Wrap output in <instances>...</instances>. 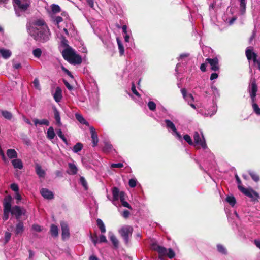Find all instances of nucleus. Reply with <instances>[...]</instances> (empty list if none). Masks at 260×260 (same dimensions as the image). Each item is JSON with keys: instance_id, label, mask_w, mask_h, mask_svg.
<instances>
[{"instance_id": "nucleus-1", "label": "nucleus", "mask_w": 260, "mask_h": 260, "mask_svg": "<svg viewBox=\"0 0 260 260\" xmlns=\"http://www.w3.org/2000/svg\"><path fill=\"white\" fill-rule=\"evenodd\" d=\"M27 28L29 34L37 41L45 42L50 39L49 29L42 20L36 19L29 22L27 24Z\"/></svg>"}, {"instance_id": "nucleus-2", "label": "nucleus", "mask_w": 260, "mask_h": 260, "mask_svg": "<svg viewBox=\"0 0 260 260\" xmlns=\"http://www.w3.org/2000/svg\"><path fill=\"white\" fill-rule=\"evenodd\" d=\"M62 54L63 58L71 64H80L82 61L81 56L70 47L63 50Z\"/></svg>"}, {"instance_id": "nucleus-3", "label": "nucleus", "mask_w": 260, "mask_h": 260, "mask_svg": "<svg viewBox=\"0 0 260 260\" xmlns=\"http://www.w3.org/2000/svg\"><path fill=\"white\" fill-rule=\"evenodd\" d=\"M15 13L17 16L22 15L30 5V0H13Z\"/></svg>"}, {"instance_id": "nucleus-4", "label": "nucleus", "mask_w": 260, "mask_h": 260, "mask_svg": "<svg viewBox=\"0 0 260 260\" xmlns=\"http://www.w3.org/2000/svg\"><path fill=\"white\" fill-rule=\"evenodd\" d=\"M153 248L158 252L159 254V258L160 259L162 258V256L165 255H167L169 258H172L175 255V252L171 248L167 249L165 247L157 245H154Z\"/></svg>"}, {"instance_id": "nucleus-5", "label": "nucleus", "mask_w": 260, "mask_h": 260, "mask_svg": "<svg viewBox=\"0 0 260 260\" xmlns=\"http://www.w3.org/2000/svg\"><path fill=\"white\" fill-rule=\"evenodd\" d=\"M133 229L129 225H124L122 226L119 230V233L123 238L125 242L127 243L128 242L129 237L131 236Z\"/></svg>"}, {"instance_id": "nucleus-6", "label": "nucleus", "mask_w": 260, "mask_h": 260, "mask_svg": "<svg viewBox=\"0 0 260 260\" xmlns=\"http://www.w3.org/2000/svg\"><path fill=\"white\" fill-rule=\"evenodd\" d=\"M238 189L245 195L250 198L252 201H256L259 198L258 194L251 188L247 189L241 185H239Z\"/></svg>"}, {"instance_id": "nucleus-7", "label": "nucleus", "mask_w": 260, "mask_h": 260, "mask_svg": "<svg viewBox=\"0 0 260 260\" xmlns=\"http://www.w3.org/2000/svg\"><path fill=\"white\" fill-rule=\"evenodd\" d=\"M194 139V146H199L203 148L204 149L207 148V146L206 144L205 138L203 135L202 134L201 136L199 133L196 132L193 135Z\"/></svg>"}, {"instance_id": "nucleus-8", "label": "nucleus", "mask_w": 260, "mask_h": 260, "mask_svg": "<svg viewBox=\"0 0 260 260\" xmlns=\"http://www.w3.org/2000/svg\"><path fill=\"white\" fill-rule=\"evenodd\" d=\"M257 91V86L254 79L251 80L248 87V91L251 101H255L256 94Z\"/></svg>"}, {"instance_id": "nucleus-9", "label": "nucleus", "mask_w": 260, "mask_h": 260, "mask_svg": "<svg viewBox=\"0 0 260 260\" xmlns=\"http://www.w3.org/2000/svg\"><path fill=\"white\" fill-rule=\"evenodd\" d=\"M165 122L166 124V127L169 130L172 131V133L178 139H181V135L177 131L174 124L170 120L166 119L165 120Z\"/></svg>"}, {"instance_id": "nucleus-10", "label": "nucleus", "mask_w": 260, "mask_h": 260, "mask_svg": "<svg viewBox=\"0 0 260 260\" xmlns=\"http://www.w3.org/2000/svg\"><path fill=\"white\" fill-rule=\"evenodd\" d=\"M25 210L18 206H15L12 207L11 211L12 215H14L17 220H19L21 216L25 214Z\"/></svg>"}, {"instance_id": "nucleus-11", "label": "nucleus", "mask_w": 260, "mask_h": 260, "mask_svg": "<svg viewBox=\"0 0 260 260\" xmlns=\"http://www.w3.org/2000/svg\"><path fill=\"white\" fill-rule=\"evenodd\" d=\"M189 54L188 53H183L181 54L178 59L179 63L176 65L175 71L177 73L179 71V68L181 66V64H185L188 60V57Z\"/></svg>"}, {"instance_id": "nucleus-12", "label": "nucleus", "mask_w": 260, "mask_h": 260, "mask_svg": "<svg viewBox=\"0 0 260 260\" xmlns=\"http://www.w3.org/2000/svg\"><path fill=\"white\" fill-rule=\"evenodd\" d=\"M60 225L62 230V238L63 239H67L70 236L69 229L68 224L65 222H61Z\"/></svg>"}, {"instance_id": "nucleus-13", "label": "nucleus", "mask_w": 260, "mask_h": 260, "mask_svg": "<svg viewBox=\"0 0 260 260\" xmlns=\"http://www.w3.org/2000/svg\"><path fill=\"white\" fill-rule=\"evenodd\" d=\"M206 61L210 64L212 70L216 71L219 70L218 60L217 58H207Z\"/></svg>"}, {"instance_id": "nucleus-14", "label": "nucleus", "mask_w": 260, "mask_h": 260, "mask_svg": "<svg viewBox=\"0 0 260 260\" xmlns=\"http://www.w3.org/2000/svg\"><path fill=\"white\" fill-rule=\"evenodd\" d=\"M24 226L23 222L19 221L16 225L15 234L16 236L22 235L24 231Z\"/></svg>"}, {"instance_id": "nucleus-15", "label": "nucleus", "mask_w": 260, "mask_h": 260, "mask_svg": "<svg viewBox=\"0 0 260 260\" xmlns=\"http://www.w3.org/2000/svg\"><path fill=\"white\" fill-rule=\"evenodd\" d=\"M90 131L91 134L93 146L95 147V146L97 145L99 142L98 134L95 131V129L93 126L90 127Z\"/></svg>"}, {"instance_id": "nucleus-16", "label": "nucleus", "mask_w": 260, "mask_h": 260, "mask_svg": "<svg viewBox=\"0 0 260 260\" xmlns=\"http://www.w3.org/2000/svg\"><path fill=\"white\" fill-rule=\"evenodd\" d=\"M41 195L45 199L50 200L53 198V192L47 188H42L40 190Z\"/></svg>"}, {"instance_id": "nucleus-17", "label": "nucleus", "mask_w": 260, "mask_h": 260, "mask_svg": "<svg viewBox=\"0 0 260 260\" xmlns=\"http://www.w3.org/2000/svg\"><path fill=\"white\" fill-rule=\"evenodd\" d=\"M35 168L36 173L39 178H44L45 177V172L39 164H35Z\"/></svg>"}, {"instance_id": "nucleus-18", "label": "nucleus", "mask_w": 260, "mask_h": 260, "mask_svg": "<svg viewBox=\"0 0 260 260\" xmlns=\"http://www.w3.org/2000/svg\"><path fill=\"white\" fill-rule=\"evenodd\" d=\"M12 209L11 206V197L8 196L5 199L4 202V210L11 211Z\"/></svg>"}, {"instance_id": "nucleus-19", "label": "nucleus", "mask_w": 260, "mask_h": 260, "mask_svg": "<svg viewBox=\"0 0 260 260\" xmlns=\"http://www.w3.org/2000/svg\"><path fill=\"white\" fill-rule=\"evenodd\" d=\"M54 100L57 102H59L62 99V90L59 87H57L54 93L53 94Z\"/></svg>"}, {"instance_id": "nucleus-20", "label": "nucleus", "mask_w": 260, "mask_h": 260, "mask_svg": "<svg viewBox=\"0 0 260 260\" xmlns=\"http://www.w3.org/2000/svg\"><path fill=\"white\" fill-rule=\"evenodd\" d=\"M69 165V170L68 173L70 175H75L78 171V168L75 164L73 162H70Z\"/></svg>"}, {"instance_id": "nucleus-21", "label": "nucleus", "mask_w": 260, "mask_h": 260, "mask_svg": "<svg viewBox=\"0 0 260 260\" xmlns=\"http://www.w3.org/2000/svg\"><path fill=\"white\" fill-rule=\"evenodd\" d=\"M222 4V0H214L213 4L210 6L209 10L211 13H212V11L221 6Z\"/></svg>"}, {"instance_id": "nucleus-22", "label": "nucleus", "mask_w": 260, "mask_h": 260, "mask_svg": "<svg viewBox=\"0 0 260 260\" xmlns=\"http://www.w3.org/2000/svg\"><path fill=\"white\" fill-rule=\"evenodd\" d=\"M246 55L248 60L252 59L255 61L256 58V55L255 53L253 52L252 50L250 48H247L246 50Z\"/></svg>"}, {"instance_id": "nucleus-23", "label": "nucleus", "mask_w": 260, "mask_h": 260, "mask_svg": "<svg viewBox=\"0 0 260 260\" xmlns=\"http://www.w3.org/2000/svg\"><path fill=\"white\" fill-rule=\"evenodd\" d=\"M53 112H54V119L56 121V124L60 126L61 124V119L60 117V114L59 111L57 110V109L54 107L53 108Z\"/></svg>"}, {"instance_id": "nucleus-24", "label": "nucleus", "mask_w": 260, "mask_h": 260, "mask_svg": "<svg viewBox=\"0 0 260 260\" xmlns=\"http://www.w3.org/2000/svg\"><path fill=\"white\" fill-rule=\"evenodd\" d=\"M12 163L14 167L16 169H21L23 168V163L19 159H14L12 160Z\"/></svg>"}, {"instance_id": "nucleus-25", "label": "nucleus", "mask_w": 260, "mask_h": 260, "mask_svg": "<svg viewBox=\"0 0 260 260\" xmlns=\"http://www.w3.org/2000/svg\"><path fill=\"white\" fill-rule=\"evenodd\" d=\"M7 155L10 159H15L17 157V153L13 149H9L7 151Z\"/></svg>"}, {"instance_id": "nucleus-26", "label": "nucleus", "mask_w": 260, "mask_h": 260, "mask_svg": "<svg viewBox=\"0 0 260 260\" xmlns=\"http://www.w3.org/2000/svg\"><path fill=\"white\" fill-rule=\"evenodd\" d=\"M109 237L111 241L112 242L113 245L117 247L118 245V240L115 237V236L114 235V234L111 232H109L108 233Z\"/></svg>"}, {"instance_id": "nucleus-27", "label": "nucleus", "mask_w": 260, "mask_h": 260, "mask_svg": "<svg viewBox=\"0 0 260 260\" xmlns=\"http://www.w3.org/2000/svg\"><path fill=\"white\" fill-rule=\"evenodd\" d=\"M0 53L4 59H8L11 56V52L10 50L6 49H1Z\"/></svg>"}, {"instance_id": "nucleus-28", "label": "nucleus", "mask_w": 260, "mask_h": 260, "mask_svg": "<svg viewBox=\"0 0 260 260\" xmlns=\"http://www.w3.org/2000/svg\"><path fill=\"white\" fill-rule=\"evenodd\" d=\"M120 192L118 189L116 187H113L112 189V195H113V202L115 204V202L117 201L119 199V196Z\"/></svg>"}, {"instance_id": "nucleus-29", "label": "nucleus", "mask_w": 260, "mask_h": 260, "mask_svg": "<svg viewBox=\"0 0 260 260\" xmlns=\"http://www.w3.org/2000/svg\"><path fill=\"white\" fill-rule=\"evenodd\" d=\"M34 124L37 126L38 124L39 125H49V122L47 119H43L42 120H39L38 119H34Z\"/></svg>"}, {"instance_id": "nucleus-30", "label": "nucleus", "mask_w": 260, "mask_h": 260, "mask_svg": "<svg viewBox=\"0 0 260 260\" xmlns=\"http://www.w3.org/2000/svg\"><path fill=\"white\" fill-rule=\"evenodd\" d=\"M240 2V13L242 15L244 14L246 10V0H238Z\"/></svg>"}, {"instance_id": "nucleus-31", "label": "nucleus", "mask_w": 260, "mask_h": 260, "mask_svg": "<svg viewBox=\"0 0 260 260\" xmlns=\"http://www.w3.org/2000/svg\"><path fill=\"white\" fill-rule=\"evenodd\" d=\"M55 136L54 129L52 127H49L47 132V137L49 140H52Z\"/></svg>"}, {"instance_id": "nucleus-32", "label": "nucleus", "mask_w": 260, "mask_h": 260, "mask_svg": "<svg viewBox=\"0 0 260 260\" xmlns=\"http://www.w3.org/2000/svg\"><path fill=\"white\" fill-rule=\"evenodd\" d=\"M76 119L82 124L89 126V123L80 114L76 113L75 115Z\"/></svg>"}, {"instance_id": "nucleus-33", "label": "nucleus", "mask_w": 260, "mask_h": 260, "mask_svg": "<svg viewBox=\"0 0 260 260\" xmlns=\"http://www.w3.org/2000/svg\"><path fill=\"white\" fill-rule=\"evenodd\" d=\"M83 146L81 143L78 142L73 147L72 150L74 153H77L83 149Z\"/></svg>"}, {"instance_id": "nucleus-34", "label": "nucleus", "mask_w": 260, "mask_h": 260, "mask_svg": "<svg viewBox=\"0 0 260 260\" xmlns=\"http://www.w3.org/2000/svg\"><path fill=\"white\" fill-rule=\"evenodd\" d=\"M97 224L101 233H104L106 232V228L105 225L101 219H98L97 220Z\"/></svg>"}, {"instance_id": "nucleus-35", "label": "nucleus", "mask_w": 260, "mask_h": 260, "mask_svg": "<svg viewBox=\"0 0 260 260\" xmlns=\"http://www.w3.org/2000/svg\"><path fill=\"white\" fill-rule=\"evenodd\" d=\"M255 101H251L252 106L254 112L257 115H260V108L258 107L257 104L255 103Z\"/></svg>"}, {"instance_id": "nucleus-36", "label": "nucleus", "mask_w": 260, "mask_h": 260, "mask_svg": "<svg viewBox=\"0 0 260 260\" xmlns=\"http://www.w3.org/2000/svg\"><path fill=\"white\" fill-rule=\"evenodd\" d=\"M117 42L118 44V49L119 50L120 55L121 56L123 55L124 54V49L122 45V44L121 41L118 38H117Z\"/></svg>"}, {"instance_id": "nucleus-37", "label": "nucleus", "mask_w": 260, "mask_h": 260, "mask_svg": "<svg viewBox=\"0 0 260 260\" xmlns=\"http://www.w3.org/2000/svg\"><path fill=\"white\" fill-rule=\"evenodd\" d=\"M1 113H2L3 116L5 118H6L8 120L11 119V118L12 117V114H11V112L8 111H6V110H3V111H2Z\"/></svg>"}, {"instance_id": "nucleus-38", "label": "nucleus", "mask_w": 260, "mask_h": 260, "mask_svg": "<svg viewBox=\"0 0 260 260\" xmlns=\"http://www.w3.org/2000/svg\"><path fill=\"white\" fill-rule=\"evenodd\" d=\"M42 53V50L40 48H36L32 50V54L35 57L39 58Z\"/></svg>"}, {"instance_id": "nucleus-39", "label": "nucleus", "mask_w": 260, "mask_h": 260, "mask_svg": "<svg viewBox=\"0 0 260 260\" xmlns=\"http://www.w3.org/2000/svg\"><path fill=\"white\" fill-rule=\"evenodd\" d=\"M50 232L52 236L56 237L58 235V228L55 225H52L50 228Z\"/></svg>"}, {"instance_id": "nucleus-40", "label": "nucleus", "mask_w": 260, "mask_h": 260, "mask_svg": "<svg viewBox=\"0 0 260 260\" xmlns=\"http://www.w3.org/2000/svg\"><path fill=\"white\" fill-rule=\"evenodd\" d=\"M51 10L53 13H57L60 12V7L58 5H56V4H53L52 5H51Z\"/></svg>"}, {"instance_id": "nucleus-41", "label": "nucleus", "mask_w": 260, "mask_h": 260, "mask_svg": "<svg viewBox=\"0 0 260 260\" xmlns=\"http://www.w3.org/2000/svg\"><path fill=\"white\" fill-rule=\"evenodd\" d=\"M12 234L9 231H6L4 234V243H7L10 240Z\"/></svg>"}, {"instance_id": "nucleus-42", "label": "nucleus", "mask_w": 260, "mask_h": 260, "mask_svg": "<svg viewBox=\"0 0 260 260\" xmlns=\"http://www.w3.org/2000/svg\"><path fill=\"white\" fill-rule=\"evenodd\" d=\"M226 200L232 206H234L236 203V200L233 196L227 197Z\"/></svg>"}, {"instance_id": "nucleus-43", "label": "nucleus", "mask_w": 260, "mask_h": 260, "mask_svg": "<svg viewBox=\"0 0 260 260\" xmlns=\"http://www.w3.org/2000/svg\"><path fill=\"white\" fill-rule=\"evenodd\" d=\"M249 174L254 181L257 182L259 180V177L258 175L254 172L249 171Z\"/></svg>"}, {"instance_id": "nucleus-44", "label": "nucleus", "mask_w": 260, "mask_h": 260, "mask_svg": "<svg viewBox=\"0 0 260 260\" xmlns=\"http://www.w3.org/2000/svg\"><path fill=\"white\" fill-rule=\"evenodd\" d=\"M80 182L82 185L83 186V187L85 188V190L88 189V184L87 183L83 177H81L80 178Z\"/></svg>"}, {"instance_id": "nucleus-45", "label": "nucleus", "mask_w": 260, "mask_h": 260, "mask_svg": "<svg viewBox=\"0 0 260 260\" xmlns=\"http://www.w3.org/2000/svg\"><path fill=\"white\" fill-rule=\"evenodd\" d=\"M218 251L222 254H226V250L225 247L220 244H218L217 246Z\"/></svg>"}, {"instance_id": "nucleus-46", "label": "nucleus", "mask_w": 260, "mask_h": 260, "mask_svg": "<svg viewBox=\"0 0 260 260\" xmlns=\"http://www.w3.org/2000/svg\"><path fill=\"white\" fill-rule=\"evenodd\" d=\"M148 106L151 111H154L156 109V104L154 102L149 101L148 103Z\"/></svg>"}, {"instance_id": "nucleus-47", "label": "nucleus", "mask_w": 260, "mask_h": 260, "mask_svg": "<svg viewBox=\"0 0 260 260\" xmlns=\"http://www.w3.org/2000/svg\"><path fill=\"white\" fill-rule=\"evenodd\" d=\"M185 100L189 104L191 103H192L193 101V97L191 94H188L184 98Z\"/></svg>"}, {"instance_id": "nucleus-48", "label": "nucleus", "mask_w": 260, "mask_h": 260, "mask_svg": "<svg viewBox=\"0 0 260 260\" xmlns=\"http://www.w3.org/2000/svg\"><path fill=\"white\" fill-rule=\"evenodd\" d=\"M112 149V145L110 144H109L108 143H106L105 144V145L103 147V150L105 152H109Z\"/></svg>"}, {"instance_id": "nucleus-49", "label": "nucleus", "mask_w": 260, "mask_h": 260, "mask_svg": "<svg viewBox=\"0 0 260 260\" xmlns=\"http://www.w3.org/2000/svg\"><path fill=\"white\" fill-rule=\"evenodd\" d=\"M137 180L135 179H131L128 181V184L131 187L134 188L137 185Z\"/></svg>"}, {"instance_id": "nucleus-50", "label": "nucleus", "mask_w": 260, "mask_h": 260, "mask_svg": "<svg viewBox=\"0 0 260 260\" xmlns=\"http://www.w3.org/2000/svg\"><path fill=\"white\" fill-rule=\"evenodd\" d=\"M183 139L185 141H186L189 145H193V143L192 141V140L190 137L188 135H185L183 137Z\"/></svg>"}, {"instance_id": "nucleus-51", "label": "nucleus", "mask_w": 260, "mask_h": 260, "mask_svg": "<svg viewBox=\"0 0 260 260\" xmlns=\"http://www.w3.org/2000/svg\"><path fill=\"white\" fill-rule=\"evenodd\" d=\"M10 212V211L4 210V216L3 219L4 221H6L9 219V213Z\"/></svg>"}, {"instance_id": "nucleus-52", "label": "nucleus", "mask_w": 260, "mask_h": 260, "mask_svg": "<svg viewBox=\"0 0 260 260\" xmlns=\"http://www.w3.org/2000/svg\"><path fill=\"white\" fill-rule=\"evenodd\" d=\"M11 188L12 190L16 192H18L19 191V187L18 185L16 183H12L11 185Z\"/></svg>"}, {"instance_id": "nucleus-53", "label": "nucleus", "mask_w": 260, "mask_h": 260, "mask_svg": "<svg viewBox=\"0 0 260 260\" xmlns=\"http://www.w3.org/2000/svg\"><path fill=\"white\" fill-rule=\"evenodd\" d=\"M132 91L133 93L134 94H135L138 97H139L140 96V94L139 93V92L136 90V86H135V84L134 83H133V84H132Z\"/></svg>"}, {"instance_id": "nucleus-54", "label": "nucleus", "mask_w": 260, "mask_h": 260, "mask_svg": "<svg viewBox=\"0 0 260 260\" xmlns=\"http://www.w3.org/2000/svg\"><path fill=\"white\" fill-rule=\"evenodd\" d=\"M211 89L213 93L215 95V96H219V94L218 90L215 86H212Z\"/></svg>"}, {"instance_id": "nucleus-55", "label": "nucleus", "mask_w": 260, "mask_h": 260, "mask_svg": "<svg viewBox=\"0 0 260 260\" xmlns=\"http://www.w3.org/2000/svg\"><path fill=\"white\" fill-rule=\"evenodd\" d=\"M33 84L36 89H40L39 81L38 79H35L33 82Z\"/></svg>"}, {"instance_id": "nucleus-56", "label": "nucleus", "mask_w": 260, "mask_h": 260, "mask_svg": "<svg viewBox=\"0 0 260 260\" xmlns=\"http://www.w3.org/2000/svg\"><path fill=\"white\" fill-rule=\"evenodd\" d=\"M99 241L100 243H102V242H107V239H106V237L104 235H100L99 236Z\"/></svg>"}, {"instance_id": "nucleus-57", "label": "nucleus", "mask_w": 260, "mask_h": 260, "mask_svg": "<svg viewBox=\"0 0 260 260\" xmlns=\"http://www.w3.org/2000/svg\"><path fill=\"white\" fill-rule=\"evenodd\" d=\"M123 165L122 163L112 164L111 165V168H122Z\"/></svg>"}, {"instance_id": "nucleus-58", "label": "nucleus", "mask_w": 260, "mask_h": 260, "mask_svg": "<svg viewBox=\"0 0 260 260\" xmlns=\"http://www.w3.org/2000/svg\"><path fill=\"white\" fill-rule=\"evenodd\" d=\"M0 155L2 156V159L3 160V161H4L5 162H6L7 160V159L5 155L4 151H3V150L1 148H0Z\"/></svg>"}, {"instance_id": "nucleus-59", "label": "nucleus", "mask_w": 260, "mask_h": 260, "mask_svg": "<svg viewBox=\"0 0 260 260\" xmlns=\"http://www.w3.org/2000/svg\"><path fill=\"white\" fill-rule=\"evenodd\" d=\"M32 229L34 230H35L37 232H40L41 231V226L38 224L33 225Z\"/></svg>"}, {"instance_id": "nucleus-60", "label": "nucleus", "mask_w": 260, "mask_h": 260, "mask_svg": "<svg viewBox=\"0 0 260 260\" xmlns=\"http://www.w3.org/2000/svg\"><path fill=\"white\" fill-rule=\"evenodd\" d=\"M119 199H120L121 202L124 201L125 200V194L123 192L121 191L120 192Z\"/></svg>"}, {"instance_id": "nucleus-61", "label": "nucleus", "mask_w": 260, "mask_h": 260, "mask_svg": "<svg viewBox=\"0 0 260 260\" xmlns=\"http://www.w3.org/2000/svg\"><path fill=\"white\" fill-rule=\"evenodd\" d=\"M15 198L17 200V203H18V202L20 201L22 199L21 196L19 193V192L15 193Z\"/></svg>"}, {"instance_id": "nucleus-62", "label": "nucleus", "mask_w": 260, "mask_h": 260, "mask_svg": "<svg viewBox=\"0 0 260 260\" xmlns=\"http://www.w3.org/2000/svg\"><path fill=\"white\" fill-rule=\"evenodd\" d=\"M129 214L130 213L128 210H124L123 212L122 215L124 218H126L129 216Z\"/></svg>"}, {"instance_id": "nucleus-63", "label": "nucleus", "mask_w": 260, "mask_h": 260, "mask_svg": "<svg viewBox=\"0 0 260 260\" xmlns=\"http://www.w3.org/2000/svg\"><path fill=\"white\" fill-rule=\"evenodd\" d=\"M62 18L60 16H57L56 17V18H55V22H56V23L58 25L60 22H61V21H62Z\"/></svg>"}, {"instance_id": "nucleus-64", "label": "nucleus", "mask_w": 260, "mask_h": 260, "mask_svg": "<svg viewBox=\"0 0 260 260\" xmlns=\"http://www.w3.org/2000/svg\"><path fill=\"white\" fill-rule=\"evenodd\" d=\"M254 243L257 248L260 249V240L259 239H255L254 240Z\"/></svg>"}]
</instances>
